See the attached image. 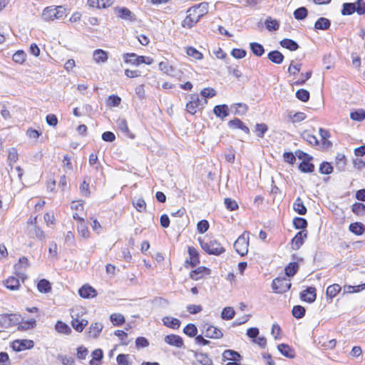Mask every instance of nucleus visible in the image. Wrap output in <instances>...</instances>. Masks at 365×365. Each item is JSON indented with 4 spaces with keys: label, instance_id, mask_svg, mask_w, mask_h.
Masks as SVG:
<instances>
[{
    "label": "nucleus",
    "instance_id": "f257e3e1",
    "mask_svg": "<svg viewBox=\"0 0 365 365\" xmlns=\"http://www.w3.org/2000/svg\"><path fill=\"white\" fill-rule=\"evenodd\" d=\"M202 249L209 255H220L225 252V249L216 240L199 239Z\"/></svg>",
    "mask_w": 365,
    "mask_h": 365
},
{
    "label": "nucleus",
    "instance_id": "f03ea898",
    "mask_svg": "<svg viewBox=\"0 0 365 365\" xmlns=\"http://www.w3.org/2000/svg\"><path fill=\"white\" fill-rule=\"evenodd\" d=\"M41 16L45 21L60 19L66 16V9L61 6H48L43 9Z\"/></svg>",
    "mask_w": 365,
    "mask_h": 365
},
{
    "label": "nucleus",
    "instance_id": "7ed1b4c3",
    "mask_svg": "<svg viewBox=\"0 0 365 365\" xmlns=\"http://www.w3.org/2000/svg\"><path fill=\"white\" fill-rule=\"evenodd\" d=\"M123 59L126 63H130L137 66L142 63L150 65L153 63V59L151 57L138 56L134 53H125L123 55Z\"/></svg>",
    "mask_w": 365,
    "mask_h": 365
},
{
    "label": "nucleus",
    "instance_id": "20e7f679",
    "mask_svg": "<svg viewBox=\"0 0 365 365\" xmlns=\"http://www.w3.org/2000/svg\"><path fill=\"white\" fill-rule=\"evenodd\" d=\"M290 280L285 277H277L272 281V288L275 293L282 294L291 288Z\"/></svg>",
    "mask_w": 365,
    "mask_h": 365
},
{
    "label": "nucleus",
    "instance_id": "39448f33",
    "mask_svg": "<svg viewBox=\"0 0 365 365\" xmlns=\"http://www.w3.org/2000/svg\"><path fill=\"white\" fill-rule=\"evenodd\" d=\"M187 14L181 25L183 28L191 29L196 25L200 18L197 16L195 9L190 8L187 11Z\"/></svg>",
    "mask_w": 365,
    "mask_h": 365
},
{
    "label": "nucleus",
    "instance_id": "423d86ee",
    "mask_svg": "<svg viewBox=\"0 0 365 365\" xmlns=\"http://www.w3.org/2000/svg\"><path fill=\"white\" fill-rule=\"evenodd\" d=\"M249 239L245 235H240L235 242V251L241 256H245L248 252Z\"/></svg>",
    "mask_w": 365,
    "mask_h": 365
},
{
    "label": "nucleus",
    "instance_id": "0eeeda50",
    "mask_svg": "<svg viewBox=\"0 0 365 365\" xmlns=\"http://www.w3.org/2000/svg\"><path fill=\"white\" fill-rule=\"evenodd\" d=\"M34 343L32 340L17 339L12 342L11 347L16 351H21L33 348Z\"/></svg>",
    "mask_w": 365,
    "mask_h": 365
},
{
    "label": "nucleus",
    "instance_id": "6e6552de",
    "mask_svg": "<svg viewBox=\"0 0 365 365\" xmlns=\"http://www.w3.org/2000/svg\"><path fill=\"white\" fill-rule=\"evenodd\" d=\"M18 320L16 314H1L0 328H10L16 325Z\"/></svg>",
    "mask_w": 365,
    "mask_h": 365
},
{
    "label": "nucleus",
    "instance_id": "1a4fd4ad",
    "mask_svg": "<svg viewBox=\"0 0 365 365\" xmlns=\"http://www.w3.org/2000/svg\"><path fill=\"white\" fill-rule=\"evenodd\" d=\"M300 298L302 300L309 303L314 302L317 298L316 289L312 287H307L300 293Z\"/></svg>",
    "mask_w": 365,
    "mask_h": 365
},
{
    "label": "nucleus",
    "instance_id": "9d476101",
    "mask_svg": "<svg viewBox=\"0 0 365 365\" xmlns=\"http://www.w3.org/2000/svg\"><path fill=\"white\" fill-rule=\"evenodd\" d=\"M307 237V232L301 230L298 232L292 240L293 250H298L303 245L304 240Z\"/></svg>",
    "mask_w": 365,
    "mask_h": 365
},
{
    "label": "nucleus",
    "instance_id": "9b49d317",
    "mask_svg": "<svg viewBox=\"0 0 365 365\" xmlns=\"http://www.w3.org/2000/svg\"><path fill=\"white\" fill-rule=\"evenodd\" d=\"M164 340L165 342L167 343L168 344L178 348H181L184 345L182 338L178 335H167L165 336Z\"/></svg>",
    "mask_w": 365,
    "mask_h": 365
},
{
    "label": "nucleus",
    "instance_id": "f8f14e48",
    "mask_svg": "<svg viewBox=\"0 0 365 365\" xmlns=\"http://www.w3.org/2000/svg\"><path fill=\"white\" fill-rule=\"evenodd\" d=\"M205 329V336L207 338L220 339L223 336L222 331L212 325H207Z\"/></svg>",
    "mask_w": 365,
    "mask_h": 365
},
{
    "label": "nucleus",
    "instance_id": "ddd939ff",
    "mask_svg": "<svg viewBox=\"0 0 365 365\" xmlns=\"http://www.w3.org/2000/svg\"><path fill=\"white\" fill-rule=\"evenodd\" d=\"M78 294L84 299L93 298L97 294L96 289L88 284L82 286L78 290Z\"/></svg>",
    "mask_w": 365,
    "mask_h": 365
},
{
    "label": "nucleus",
    "instance_id": "4468645a",
    "mask_svg": "<svg viewBox=\"0 0 365 365\" xmlns=\"http://www.w3.org/2000/svg\"><path fill=\"white\" fill-rule=\"evenodd\" d=\"M200 100L197 94L191 96V100L186 104V110L190 114H195L197 112V109L199 106Z\"/></svg>",
    "mask_w": 365,
    "mask_h": 365
},
{
    "label": "nucleus",
    "instance_id": "2eb2a0df",
    "mask_svg": "<svg viewBox=\"0 0 365 365\" xmlns=\"http://www.w3.org/2000/svg\"><path fill=\"white\" fill-rule=\"evenodd\" d=\"M192 352L197 363L202 365H213L212 359H210L207 354L199 353L194 351H192Z\"/></svg>",
    "mask_w": 365,
    "mask_h": 365
},
{
    "label": "nucleus",
    "instance_id": "dca6fc26",
    "mask_svg": "<svg viewBox=\"0 0 365 365\" xmlns=\"http://www.w3.org/2000/svg\"><path fill=\"white\" fill-rule=\"evenodd\" d=\"M214 114L220 119L229 115V108L226 104L215 106L213 108Z\"/></svg>",
    "mask_w": 365,
    "mask_h": 365
},
{
    "label": "nucleus",
    "instance_id": "f3484780",
    "mask_svg": "<svg viewBox=\"0 0 365 365\" xmlns=\"http://www.w3.org/2000/svg\"><path fill=\"white\" fill-rule=\"evenodd\" d=\"M188 254L190 259H186V263H189L191 267L196 266L199 262V255L197 250L193 247H188Z\"/></svg>",
    "mask_w": 365,
    "mask_h": 365
},
{
    "label": "nucleus",
    "instance_id": "a211bd4d",
    "mask_svg": "<svg viewBox=\"0 0 365 365\" xmlns=\"http://www.w3.org/2000/svg\"><path fill=\"white\" fill-rule=\"evenodd\" d=\"M88 4L91 7L97 9H106L113 4V0H88Z\"/></svg>",
    "mask_w": 365,
    "mask_h": 365
},
{
    "label": "nucleus",
    "instance_id": "6ab92c4d",
    "mask_svg": "<svg viewBox=\"0 0 365 365\" xmlns=\"http://www.w3.org/2000/svg\"><path fill=\"white\" fill-rule=\"evenodd\" d=\"M103 324L99 322L92 323L88 328V335L91 338H97L103 329Z\"/></svg>",
    "mask_w": 365,
    "mask_h": 365
},
{
    "label": "nucleus",
    "instance_id": "aec40b11",
    "mask_svg": "<svg viewBox=\"0 0 365 365\" xmlns=\"http://www.w3.org/2000/svg\"><path fill=\"white\" fill-rule=\"evenodd\" d=\"M115 14L123 19L133 21L135 19L134 15L126 7L115 8Z\"/></svg>",
    "mask_w": 365,
    "mask_h": 365
},
{
    "label": "nucleus",
    "instance_id": "412c9836",
    "mask_svg": "<svg viewBox=\"0 0 365 365\" xmlns=\"http://www.w3.org/2000/svg\"><path fill=\"white\" fill-rule=\"evenodd\" d=\"M279 351L285 357L293 359L295 356L294 349L286 344H281L277 346Z\"/></svg>",
    "mask_w": 365,
    "mask_h": 365
},
{
    "label": "nucleus",
    "instance_id": "4be33fe9",
    "mask_svg": "<svg viewBox=\"0 0 365 365\" xmlns=\"http://www.w3.org/2000/svg\"><path fill=\"white\" fill-rule=\"evenodd\" d=\"M210 274V269L205 267H200L197 268L195 270H192L190 274V277L191 279L194 280H198L203 277L205 274Z\"/></svg>",
    "mask_w": 365,
    "mask_h": 365
},
{
    "label": "nucleus",
    "instance_id": "5701e85b",
    "mask_svg": "<svg viewBox=\"0 0 365 365\" xmlns=\"http://www.w3.org/2000/svg\"><path fill=\"white\" fill-rule=\"evenodd\" d=\"M163 324L169 328L178 329L180 326V321L172 317H164L162 319Z\"/></svg>",
    "mask_w": 365,
    "mask_h": 365
},
{
    "label": "nucleus",
    "instance_id": "b1692460",
    "mask_svg": "<svg viewBox=\"0 0 365 365\" xmlns=\"http://www.w3.org/2000/svg\"><path fill=\"white\" fill-rule=\"evenodd\" d=\"M71 317L73 318L71 321V325L73 328L76 331L81 332L84 329L85 327L88 324V321L86 319H79L78 317L74 318L73 315Z\"/></svg>",
    "mask_w": 365,
    "mask_h": 365
},
{
    "label": "nucleus",
    "instance_id": "393cba45",
    "mask_svg": "<svg viewBox=\"0 0 365 365\" xmlns=\"http://www.w3.org/2000/svg\"><path fill=\"white\" fill-rule=\"evenodd\" d=\"M5 287L12 291L18 290L20 287V282L19 279L15 277H9L4 281Z\"/></svg>",
    "mask_w": 365,
    "mask_h": 365
},
{
    "label": "nucleus",
    "instance_id": "a878e982",
    "mask_svg": "<svg viewBox=\"0 0 365 365\" xmlns=\"http://www.w3.org/2000/svg\"><path fill=\"white\" fill-rule=\"evenodd\" d=\"M93 60L96 63H106L108 60V53L102 49H96L93 53Z\"/></svg>",
    "mask_w": 365,
    "mask_h": 365
},
{
    "label": "nucleus",
    "instance_id": "bb28decb",
    "mask_svg": "<svg viewBox=\"0 0 365 365\" xmlns=\"http://www.w3.org/2000/svg\"><path fill=\"white\" fill-rule=\"evenodd\" d=\"M267 58L269 61L276 64L282 63L284 58L283 54L277 50L269 52Z\"/></svg>",
    "mask_w": 365,
    "mask_h": 365
},
{
    "label": "nucleus",
    "instance_id": "cd10ccee",
    "mask_svg": "<svg viewBox=\"0 0 365 365\" xmlns=\"http://www.w3.org/2000/svg\"><path fill=\"white\" fill-rule=\"evenodd\" d=\"M294 210L300 215H304L307 212V207L304 205L302 200L298 197L293 203Z\"/></svg>",
    "mask_w": 365,
    "mask_h": 365
},
{
    "label": "nucleus",
    "instance_id": "c85d7f7f",
    "mask_svg": "<svg viewBox=\"0 0 365 365\" xmlns=\"http://www.w3.org/2000/svg\"><path fill=\"white\" fill-rule=\"evenodd\" d=\"M228 125L230 128L240 129L247 134L250 133L249 128L245 125L244 123L239 118H235L232 120H230Z\"/></svg>",
    "mask_w": 365,
    "mask_h": 365
},
{
    "label": "nucleus",
    "instance_id": "c756f323",
    "mask_svg": "<svg viewBox=\"0 0 365 365\" xmlns=\"http://www.w3.org/2000/svg\"><path fill=\"white\" fill-rule=\"evenodd\" d=\"M224 360H230L232 361H238L241 359V355L234 350L227 349L222 353Z\"/></svg>",
    "mask_w": 365,
    "mask_h": 365
},
{
    "label": "nucleus",
    "instance_id": "7c9ffc66",
    "mask_svg": "<svg viewBox=\"0 0 365 365\" xmlns=\"http://www.w3.org/2000/svg\"><path fill=\"white\" fill-rule=\"evenodd\" d=\"M349 230L356 235H362L365 232V227L361 222H356L349 225Z\"/></svg>",
    "mask_w": 365,
    "mask_h": 365
},
{
    "label": "nucleus",
    "instance_id": "2f4dec72",
    "mask_svg": "<svg viewBox=\"0 0 365 365\" xmlns=\"http://www.w3.org/2000/svg\"><path fill=\"white\" fill-rule=\"evenodd\" d=\"M118 128L122 132L128 135L130 138H134L135 135H133L128 128L127 121L125 118H120L116 122Z\"/></svg>",
    "mask_w": 365,
    "mask_h": 365
},
{
    "label": "nucleus",
    "instance_id": "473e14b6",
    "mask_svg": "<svg viewBox=\"0 0 365 365\" xmlns=\"http://www.w3.org/2000/svg\"><path fill=\"white\" fill-rule=\"evenodd\" d=\"M37 289L41 293H49L51 291V284L48 280L42 279L37 284Z\"/></svg>",
    "mask_w": 365,
    "mask_h": 365
},
{
    "label": "nucleus",
    "instance_id": "72a5a7b5",
    "mask_svg": "<svg viewBox=\"0 0 365 365\" xmlns=\"http://www.w3.org/2000/svg\"><path fill=\"white\" fill-rule=\"evenodd\" d=\"M266 29L269 31H277L279 28V22L277 19H274L268 16L264 21Z\"/></svg>",
    "mask_w": 365,
    "mask_h": 365
},
{
    "label": "nucleus",
    "instance_id": "f704fd0d",
    "mask_svg": "<svg viewBox=\"0 0 365 365\" xmlns=\"http://www.w3.org/2000/svg\"><path fill=\"white\" fill-rule=\"evenodd\" d=\"M280 45L289 49L291 51H294L298 49L299 45L298 43L292 39L290 38H284L280 41Z\"/></svg>",
    "mask_w": 365,
    "mask_h": 365
},
{
    "label": "nucleus",
    "instance_id": "c9c22d12",
    "mask_svg": "<svg viewBox=\"0 0 365 365\" xmlns=\"http://www.w3.org/2000/svg\"><path fill=\"white\" fill-rule=\"evenodd\" d=\"M331 21L324 17H320L314 24L315 29L327 30L330 27Z\"/></svg>",
    "mask_w": 365,
    "mask_h": 365
},
{
    "label": "nucleus",
    "instance_id": "e433bc0d",
    "mask_svg": "<svg viewBox=\"0 0 365 365\" xmlns=\"http://www.w3.org/2000/svg\"><path fill=\"white\" fill-rule=\"evenodd\" d=\"M231 109H235L233 111L234 114L243 115L247 113L248 106L245 103H238L232 105Z\"/></svg>",
    "mask_w": 365,
    "mask_h": 365
},
{
    "label": "nucleus",
    "instance_id": "4c0bfd02",
    "mask_svg": "<svg viewBox=\"0 0 365 365\" xmlns=\"http://www.w3.org/2000/svg\"><path fill=\"white\" fill-rule=\"evenodd\" d=\"M250 47L253 54L255 55L256 56H262L264 53V48L263 46L259 43H250Z\"/></svg>",
    "mask_w": 365,
    "mask_h": 365
},
{
    "label": "nucleus",
    "instance_id": "58836bf2",
    "mask_svg": "<svg viewBox=\"0 0 365 365\" xmlns=\"http://www.w3.org/2000/svg\"><path fill=\"white\" fill-rule=\"evenodd\" d=\"M191 8L196 9L197 15L200 19L208 12V4L207 2H202Z\"/></svg>",
    "mask_w": 365,
    "mask_h": 365
},
{
    "label": "nucleus",
    "instance_id": "ea45409f",
    "mask_svg": "<svg viewBox=\"0 0 365 365\" xmlns=\"http://www.w3.org/2000/svg\"><path fill=\"white\" fill-rule=\"evenodd\" d=\"M341 287L338 284H334L327 287L326 294L330 299H333L340 292Z\"/></svg>",
    "mask_w": 365,
    "mask_h": 365
},
{
    "label": "nucleus",
    "instance_id": "a19ab883",
    "mask_svg": "<svg viewBox=\"0 0 365 365\" xmlns=\"http://www.w3.org/2000/svg\"><path fill=\"white\" fill-rule=\"evenodd\" d=\"M308 15V10L306 7L302 6L297 9L294 13L293 16L295 19L302 21L304 20Z\"/></svg>",
    "mask_w": 365,
    "mask_h": 365
},
{
    "label": "nucleus",
    "instance_id": "79ce46f5",
    "mask_svg": "<svg viewBox=\"0 0 365 365\" xmlns=\"http://www.w3.org/2000/svg\"><path fill=\"white\" fill-rule=\"evenodd\" d=\"M346 157L344 154L338 153L336 156V167L339 171H344L346 167Z\"/></svg>",
    "mask_w": 365,
    "mask_h": 365
},
{
    "label": "nucleus",
    "instance_id": "37998d69",
    "mask_svg": "<svg viewBox=\"0 0 365 365\" xmlns=\"http://www.w3.org/2000/svg\"><path fill=\"white\" fill-rule=\"evenodd\" d=\"M55 329L61 334H68L71 332V328L66 323L61 321H58L56 323Z\"/></svg>",
    "mask_w": 365,
    "mask_h": 365
},
{
    "label": "nucleus",
    "instance_id": "c03bdc74",
    "mask_svg": "<svg viewBox=\"0 0 365 365\" xmlns=\"http://www.w3.org/2000/svg\"><path fill=\"white\" fill-rule=\"evenodd\" d=\"M235 312L231 307H225L221 313V317L225 320H230L234 318Z\"/></svg>",
    "mask_w": 365,
    "mask_h": 365
},
{
    "label": "nucleus",
    "instance_id": "a18cd8bd",
    "mask_svg": "<svg viewBox=\"0 0 365 365\" xmlns=\"http://www.w3.org/2000/svg\"><path fill=\"white\" fill-rule=\"evenodd\" d=\"M307 221L304 218L296 217L293 220V225L295 229L304 230L307 227Z\"/></svg>",
    "mask_w": 365,
    "mask_h": 365
},
{
    "label": "nucleus",
    "instance_id": "49530a36",
    "mask_svg": "<svg viewBox=\"0 0 365 365\" xmlns=\"http://www.w3.org/2000/svg\"><path fill=\"white\" fill-rule=\"evenodd\" d=\"M132 203L138 212H142L146 210V203L143 197L133 200Z\"/></svg>",
    "mask_w": 365,
    "mask_h": 365
},
{
    "label": "nucleus",
    "instance_id": "de8ad7c7",
    "mask_svg": "<svg viewBox=\"0 0 365 365\" xmlns=\"http://www.w3.org/2000/svg\"><path fill=\"white\" fill-rule=\"evenodd\" d=\"M365 289V283L357 286L346 285L344 287V293H355Z\"/></svg>",
    "mask_w": 365,
    "mask_h": 365
},
{
    "label": "nucleus",
    "instance_id": "09e8293b",
    "mask_svg": "<svg viewBox=\"0 0 365 365\" xmlns=\"http://www.w3.org/2000/svg\"><path fill=\"white\" fill-rule=\"evenodd\" d=\"M298 268L297 262H290L284 269L285 274L287 277H293L297 273Z\"/></svg>",
    "mask_w": 365,
    "mask_h": 365
},
{
    "label": "nucleus",
    "instance_id": "8fccbe9b",
    "mask_svg": "<svg viewBox=\"0 0 365 365\" xmlns=\"http://www.w3.org/2000/svg\"><path fill=\"white\" fill-rule=\"evenodd\" d=\"M110 319L114 326H120L125 322V318L123 314L118 313L112 314Z\"/></svg>",
    "mask_w": 365,
    "mask_h": 365
},
{
    "label": "nucleus",
    "instance_id": "3c124183",
    "mask_svg": "<svg viewBox=\"0 0 365 365\" xmlns=\"http://www.w3.org/2000/svg\"><path fill=\"white\" fill-rule=\"evenodd\" d=\"M299 169L302 173H312L314 171V166L309 160H303L299 165Z\"/></svg>",
    "mask_w": 365,
    "mask_h": 365
},
{
    "label": "nucleus",
    "instance_id": "603ef678",
    "mask_svg": "<svg viewBox=\"0 0 365 365\" xmlns=\"http://www.w3.org/2000/svg\"><path fill=\"white\" fill-rule=\"evenodd\" d=\"M356 12V9L354 3H344L341 10V14L344 16L351 15Z\"/></svg>",
    "mask_w": 365,
    "mask_h": 365
},
{
    "label": "nucleus",
    "instance_id": "864d4df0",
    "mask_svg": "<svg viewBox=\"0 0 365 365\" xmlns=\"http://www.w3.org/2000/svg\"><path fill=\"white\" fill-rule=\"evenodd\" d=\"M18 160V153L15 148H11L9 150L8 163L9 166L12 167L13 163Z\"/></svg>",
    "mask_w": 365,
    "mask_h": 365
},
{
    "label": "nucleus",
    "instance_id": "5fc2aeb1",
    "mask_svg": "<svg viewBox=\"0 0 365 365\" xmlns=\"http://www.w3.org/2000/svg\"><path fill=\"white\" fill-rule=\"evenodd\" d=\"M36 324V322L34 319H31L29 320L22 322L19 325V329L21 330H28L34 328Z\"/></svg>",
    "mask_w": 365,
    "mask_h": 365
},
{
    "label": "nucleus",
    "instance_id": "6e6d98bb",
    "mask_svg": "<svg viewBox=\"0 0 365 365\" xmlns=\"http://www.w3.org/2000/svg\"><path fill=\"white\" fill-rule=\"evenodd\" d=\"M183 332L188 336L193 337L197 334V329L195 324H188L183 329Z\"/></svg>",
    "mask_w": 365,
    "mask_h": 365
},
{
    "label": "nucleus",
    "instance_id": "4d7b16f0",
    "mask_svg": "<svg viewBox=\"0 0 365 365\" xmlns=\"http://www.w3.org/2000/svg\"><path fill=\"white\" fill-rule=\"evenodd\" d=\"M296 97L302 102H307L310 97L309 92L305 89H299L296 92Z\"/></svg>",
    "mask_w": 365,
    "mask_h": 365
},
{
    "label": "nucleus",
    "instance_id": "13d9d810",
    "mask_svg": "<svg viewBox=\"0 0 365 365\" xmlns=\"http://www.w3.org/2000/svg\"><path fill=\"white\" fill-rule=\"evenodd\" d=\"M305 309L302 306L296 305L292 309V314L297 319L302 318L305 314Z\"/></svg>",
    "mask_w": 365,
    "mask_h": 365
},
{
    "label": "nucleus",
    "instance_id": "bf43d9fd",
    "mask_svg": "<svg viewBox=\"0 0 365 365\" xmlns=\"http://www.w3.org/2000/svg\"><path fill=\"white\" fill-rule=\"evenodd\" d=\"M186 53L196 60H200L202 58L203 56L201 52L197 51L194 47H188L186 50Z\"/></svg>",
    "mask_w": 365,
    "mask_h": 365
},
{
    "label": "nucleus",
    "instance_id": "052dcab7",
    "mask_svg": "<svg viewBox=\"0 0 365 365\" xmlns=\"http://www.w3.org/2000/svg\"><path fill=\"white\" fill-rule=\"evenodd\" d=\"M93 359L90 361L91 365H97V361L103 358V351L101 349H98L92 352Z\"/></svg>",
    "mask_w": 365,
    "mask_h": 365
},
{
    "label": "nucleus",
    "instance_id": "680f3d73",
    "mask_svg": "<svg viewBox=\"0 0 365 365\" xmlns=\"http://www.w3.org/2000/svg\"><path fill=\"white\" fill-rule=\"evenodd\" d=\"M78 233L83 237V238H88L90 235V232L88 231V227L85 224L84 222H80V224L77 227Z\"/></svg>",
    "mask_w": 365,
    "mask_h": 365
},
{
    "label": "nucleus",
    "instance_id": "e2e57ef3",
    "mask_svg": "<svg viewBox=\"0 0 365 365\" xmlns=\"http://www.w3.org/2000/svg\"><path fill=\"white\" fill-rule=\"evenodd\" d=\"M350 118L353 120L361 121L365 118V111L363 110H358L351 112L350 114Z\"/></svg>",
    "mask_w": 365,
    "mask_h": 365
},
{
    "label": "nucleus",
    "instance_id": "0e129e2a",
    "mask_svg": "<svg viewBox=\"0 0 365 365\" xmlns=\"http://www.w3.org/2000/svg\"><path fill=\"white\" fill-rule=\"evenodd\" d=\"M333 172V167L329 163L323 162L319 166V173L329 175Z\"/></svg>",
    "mask_w": 365,
    "mask_h": 365
},
{
    "label": "nucleus",
    "instance_id": "69168bd1",
    "mask_svg": "<svg viewBox=\"0 0 365 365\" xmlns=\"http://www.w3.org/2000/svg\"><path fill=\"white\" fill-rule=\"evenodd\" d=\"M268 127L264 123H257L255 126V132L259 138H263L264 133L267 131Z\"/></svg>",
    "mask_w": 365,
    "mask_h": 365
},
{
    "label": "nucleus",
    "instance_id": "338daca9",
    "mask_svg": "<svg viewBox=\"0 0 365 365\" xmlns=\"http://www.w3.org/2000/svg\"><path fill=\"white\" fill-rule=\"evenodd\" d=\"M351 210L356 215H362L365 212V205L360 202H355L352 205Z\"/></svg>",
    "mask_w": 365,
    "mask_h": 365
},
{
    "label": "nucleus",
    "instance_id": "774afa93",
    "mask_svg": "<svg viewBox=\"0 0 365 365\" xmlns=\"http://www.w3.org/2000/svg\"><path fill=\"white\" fill-rule=\"evenodd\" d=\"M356 9V12L358 14H364L365 13V2L363 0H357L354 3Z\"/></svg>",
    "mask_w": 365,
    "mask_h": 365
}]
</instances>
